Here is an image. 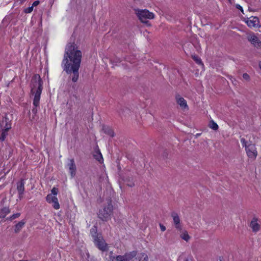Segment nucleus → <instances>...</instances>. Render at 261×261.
<instances>
[{
    "instance_id": "bb28decb",
    "label": "nucleus",
    "mask_w": 261,
    "mask_h": 261,
    "mask_svg": "<svg viewBox=\"0 0 261 261\" xmlns=\"http://www.w3.org/2000/svg\"><path fill=\"white\" fill-rule=\"evenodd\" d=\"M56 196L52 195V194H48L46 197V200L49 203H51L52 202L55 200Z\"/></svg>"
},
{
    "instance_id": "473e14b6",
    "label": "nucleus",
    "mask_w": 261,
    "mask_h": 261,
    "mask_svg": "<svg viewBox=\"0 0 261 261\" xmlns=\"http://www.w3.org/2000/svg\"><path fill=\"white\" fill-rule=\"evenodd\" d=\"M33 10V7L32 6L27 8L24 10V12L25 13H30Z\"/></svg>"
},
{
    "instance_id": "423d86ee",
    "label": "nucleus",
    "mask_w": 261,
    "mask_h": 261,
    "mask_svg": "<svg viewBox=\"0 0 261 261\" xmlns=\"http://www.w3.org/2000/svg\"><path fill=\"white\" fill-rule=\"evenodd\" d=\"M95 245L98 248L99 250L102 252L107 251L108 250V245L106 243L102 235L99 236L96 239L93 240Z\"/></svg>"
},
{
    "instance_id": "4be33fe9",
    "label": "nucleus",
    "mask_w": 261,
    "mask_h": 261,
    "mask_svg": "<svg viewBox=\"0 0 261 261\" xmlns=\"http://www.w3.org/2000/svg\"><path fill=\"white\" fill-rule=\"evenodd\" d=\"M102 130L105 134L110 136L111 137L114 136V132L109 126H103L102 127Z\"/></svg>"
},
{
    "instance_id": "79ce46f5",
    "label": "nucleus",
    "mask_w": 261,
    "mask_h": 261,
    "mask_svg": "<svg viewBox=\"0 0 261 261\" xmlns=\"http://www.w3.org/2000/svg\"><path fill=\"white\" fill-rule=\"evenodd\" d=\"M259 67L260 69H261V61L259 62Z\"/></svg>"
},
{
    "instance_id": "9d476101",
    "label": "nucleus",
    "mask_w": 261,
    "mask_h": 261,
    "mask_svg": "<svg viewBox=\"0 0 261 261\" xmlns=\"http://www.w3.org/2000/svg\"><path fill=\"white\" fill-rule=\"evenodd\" d=\"M247 38L248 41H249L254 47L257 48L260 47L261 42L253 33L249 34L247 35Z\"/></svg>"
},
{
    "instance_id": "f3484780",
    "label": "nucleus",
    "mask_w": 261,
    "mask_h": 261,
    "mask_svg": "<svg viewBox=\"0 0 261 261\" xmlns=\"http://www.w3.org/2000/svg\"><path fill=\"white\" fill-rule=\"evenodd\" d=\"M122 179L124 183L128 187H133L135 186L134 179L132 176H123Z\"/></svg>"
},
{
    "instance_id": "dca6fc26",
    "label": "nucleus",
    "mask_w": 261,
    "mask_h": 261,
    "mask_svg": "<svg viewBox=\"0 0 261 261\" xmlns=\"http://www.w3.org/2000/svg\"><path fill=\"white\" fill-rule=\"evenodd\" d=\"M250 227L252 228L253 232H257L260 229V225L257 223V219L253 218L250 224Z\"/></svg>"
},
{
    "instance_id": "aec40b11",
    "label": "nucleus",
    "mask_w": 261,
    "mask_h": 261,
    "mask_svg": "<svg viewBox=\"0 0 261 261\" xmlns=\"http://www.w3.org/2000/svg\"><path fill=\"white\" fill-rule=\"evenodd\" d=\"M25 222L24 220H21L16 224L15 226L14 231L15 233H18L22 228L24 226Z\"/></svg>"
},
{
    "instance_id": "e433bc0d",
    "label": "nucleus",
    "mask_w": 261,
    "mask_h": 261,
    "mask_svg": "<svg viewBox=\"0 0 261 261\" xmlns=\"http://www.w3.org/2000/svg\"><path fill=\"white\" fill-rule=\"evenodd\" d=\"M72 89L73 90V91H77L78 87L75 84H73L72 86Z\"/></svg>"
},
{
    "instance_id": "ddd939ff",
    "label": "nucleus",
    "mask_w": 261,
    "mask_h": 261,
    "mask_svg": "<svg viewBox=\"0 0 261 261\" xmlns=\"http://www.w3.org/2000/svg\"><path fill=\"white\" fill-rule=\"evenodd\" d=\"M17 190L18 193V198L21 199L23 197L24 191V181L23 179H21L17 183Z\"/></svg>"
},
{
    "instance_id": "412c9836",
    "label": "nucleus",
    "mask_w": 261,
    "mask_h": 261,
    "mask_svg": "<svg viewBox=\"0 0 261 261\" xmlns=\"http://www.w3.org/2000/svg\"><path fill=\"white\" fill-rule=\"evenodd\" d=\"M90 234L92 236L93 239H95L99 236L102 235L101 233H97V227L96 226H93L90 229Z\"/></svg>"
},
{
    "instance_id": "2f4dec72",
    "label": "nucleus",
    "mask_w": 261,
    "mask_h": 261,
    "mask_svg": "<svg viewBox=\"0 0 261 261\" xmlns=\"http://www.w3.org/2000/svg\"><path fill=\"white\" fill-rule=\"evenodd\" d=\"M52 195L56 196L58 193V189L55 187H54L51 190Z\"/></svg>"
},
{
    "instance_id": "c9c22d12",
    "label": "nucleus",
    "mask_w": 261,
    "mask_h": 261,
    "mask_svg": "<svg viewBox=\"0 0 261 261\" xmlns=\"http://www.w3.org/2000/svg\"><path fill=\"white\" fill-rule=\"evenodd\" d=\"M236 7L237 9L240 10L243 13H244L243 9V8H242V6H241L239 4H237L236 5Z\"/></svg>"
},
{
    "instance_id": "393cba45",
    "label": "nucleus",
    "mask_w": 261,
    "mask_h": 261,
    "mask_svg": "<svg viewBox=\"0 0 261 261\" xmlns=\"http://www.w3.org/2000/svg\"><path fill=\"white\" fill-rule=\"evenodd\" d=\"M10 129H2V133L0 135V141H3L5 140L6 137L8 135V131Z\"/></svg>"
},
{
    "instance_id": "72a5a7b5",
    "label": "nucleus",
    "mask_w": 261,
    "mask_h": 261,
    "mask_svg": "<svg viewBox=\"0 0 261 261\" xmlns=\"http://www.w3.org/2000/svg\"><path fill=\"white\" fill-rule=\"evenodd\" d=\"M243 77L246 81H249L250 80L249 75L246 73H245L243 74Z\"/></svg>"
},
{
    "instance_id": "7c9ffc66",
    "label": "nucleus",
    "mask_w": 261,
    "mask_h": 261,
    "mask_svg": "<svg viewBox=\"0 0 261 261\" xmlns=\"http://www.w3.org/2000/svg\"><path fill=\"white\" fill-rule=\"evenodd\" d=\"M20 216V213H17L13 214L11 217H10L9 218H7V219H9V220L12 221L17 218H18Z\"/></svg>"
},
{
    "instance_id": "a19ab883",
    "label": "nucleus",
    "mask_w": 261,
    "mask_h": 261,
    "mask_svg": "<svg viewBox=\"0 0 261 261\" xmlns=\"http://www.w3.org/2000/svg\"><path fill=\"white\" fill-rule=\"evenodd\" d=\"M26 0H20V3H23Z\"/></svg>"
},
{
    "instance_id": "5701e85b",
    "label": "nucleus",
    "mask_w": 261,
    "mask_h": 261,
    "mask_svg": "<svg viewBox=\"0 0 261 261\" xmlns=\"http://www.w3.org/2000/svg\"><path fill=\"white\" fill-rule=\"evenodd\" d=\"M181 231V234H180V238L186 241V242H188L190 239V237L188 234V233L187 230H183Z\"/></svg>"
},
{
    "instance_id": "1a4fd4ad",
    "label": "nucleus",
    "mask_w": 261,
    "mask_h": 261,
    "mask_svg": "<svg viewBox=\"0 0 261 261\" xmlns=\"http://www.w3.org/2000/svg\"><path fill=\"white\" fill-rule=\"evenodd\" d=\"M11 115L9 116L6 115L3 117L2 119H0V127L2 129H11Z\"/></svg>"
},
{
    "instance_id": "f257e3e1",
    "label": "nucleus",
    "mask_w": 261,
    "mask_h": 261,
    "mask_svg": "<svg viewBox=\"0 0 261 261\" xmlns=\"http://www.w3.org/2000/svg\"><path fill=\"white\" fill-rule=\"evenodd\" d=\"M82 60V52L74 42H69L66 46L62 67L67 74H70L71 80L76 83L79 77V68Z\"/></svg>"
},
{
    "instance_id": "f8f14e48",
    "label": "nucleus",
    "mask_w": 261,
    "mask_h": 261,
    "mask_svg": "<svg viewBox=\"0 0 261 261\" xmlns=\"http://www.w3.org/2000/svg\"><path fill=\"white\" fill-rule=\"evenodd\" d=\"M245 22L247 25L250 27L257 28L259 24V19L257 17L251 16L249 18H247Z\"/></svg>"
},
{
    "instance_id": "a18cd8bd",
    "label": "nucleus",
    "mask_w": 261,
    "mask_h": 261,
    "mask_svg": "<svg viewBox=\"0 0 261 261\" xmlns=\"http://www.w3.org/2000/svg\"><path fill=\"white\" fill-rule=\"evenodd\" d=\"M19 261H28V260H19Z\"/></svg>"
},
{
    "instance_id": "c756f323",
    "label": "nucleus",
    "mask_w": 261,
    "mask_h": 261,
    "mask_svg": "<svg viewBox=\"0 0 261 261\" xmlns=\"http://www.w3.org/2000/svg\"><path fill=\"white\" fill-rule=\"evenodd\" d=\"M94 157L99 162L102 160V154L99 150L94 154Z\"/></svg>"
},
{
    "instance_id": "37998d69",
    "label": "nucleus",
    "mask_w": 261,
    "mask_h": 261,
    "mask_svg": "<svg viewBox=\"0 0 261 261\" xmlns=\"http://www.w3.org/2000/svg\"><path fill=\"white\" fill-rule=\"evenodd\" d=\"M5 175H6V173L4 174V176H2V177H1V178H0V180H1V179L3 178L5 176Z\"/></svg>"
},
{
    "instance_id": "a878e982",
    "label": "nucleus",
    "mask_w": 261,
    "mask_h": 261,
    "mask_svg": "<svg viewBox=\"0 0 261 261\" xmlns=\"http://www.w3.org/2000/svg\"><path fill=\"white\" fill-rule=\"evenodd\" d=\"M208 126L210 127V128L214 130H217L219 128L218 124L216 122H215L213 120L210 121Z\"/></svg>"
},
{
    "instance_id": "20e7f679",
    "label": "nucleus",
    "mask_w": 261,
    "mask_h": 261,
    "mask_svg": "<svg viewBox=\"0 0 261 261\" xmlns=\"http://www.w3.org/2000/svg\"><path fill=\"white\" fill-rule=\"evenodd\" d=\"M241 142L243 146L245 147L247 156L249 158L255 159L257 155V151L255 144L252 143L251 141L249 142L246 141L244 138H242Z\"/></svg>"
},
{
    "instance_id": "9b49d317",
    "label": "nucleus",
    "mask_w": 261,
    "mask_h": 261,
    "mask_svg": "<svg viewBox=\"0 0 261 261\" xmlns=\"http://www.w3.org/2000/svg\"><path fill=\"white\" fill-rule=\"evenodd\" d=\"M171 216L173 218V223L176 229L179 231L182 230V226L180 224V218L177 213L172 212Z\"/></svg>"
},
{
    "instance_id": "7ed1b4c3",
    "label": "nucleus",
    "mask_w": 261,
    "mask_h": 261,
    "mask_svg": "<svg viewBox=\"0 0 261 261\" xmlns=\"http://www.w3.org/2000/svg\"><path fill=\"white\" fill-rule=\"evenodd\" d=\"M108 204L100 210L98 213V218L103 221H107L113 215V206L110 199L108 200Z\"/></svg>"
},
{
    "instance_id": "4c0bfd02",
    "label": "nucleus",
    "mask_w": 261,
    "mask_h": 261,
    "mask_svg": "<svg viewBox=\"0 0 261 261\" xmlns=\"http://www.w3.org/2000/svg\"><path fill=\"white\" fill-rule=\"evenodd\" d=\"M159 225H160V228L162 231H164L166 230V227L164 225H163L161 223H160Z\"/></svg>"
},
{
    "instance_id": "cd10ccee",
    "label": "nucleus",
    "mask_w": 261,
    "mask_h": 261,
    "mask_svg": "<svg viewBox=\"0 0 261 261\" xmlns=\"http://www.w3.org/2000/svg\"><path fill=\"white\" fill-rule=\"evenodd\" d=\"M51 203H52V206H53V207L55 209L58 210L60 208V204L58 202V199L57 197L55 198V200H54Z\"/></svg>"
},
{
    "instance_id": "f03ea898",
    "label": "nucleus",
    "mask_w": 261,
    "mask_h": 261,
    "mask_svg": "<svg viewBox=\"0 0 261 261\" xmlns=\"http://www.w3.org/2000/svg\"><path fill=\"white\" fill-rule=\"evenodd\" d=\"M42 90V82L40 75L35 74L31 80V93L34 95L33 100L34 108L32 110L34 115L37 113V107L39 106L40 96Z\"/></svg>"
},
{
    "instance_id": "a211bd4d",
    "label": "nucleus",
    "mask_w": 261,
    "mask_h": 261,
    "mask_svg": "<svg viewBox=\"0 0 261 261\" xmlns=\"http://www.w3.org/2000/svg\"><path fill=\"white\" fill-rule=\"evenodd\" d=\"M131 261H148V256L145 253L140 254L134 257Z\"/></svg>"
},
{
    "instance_id": "39448f33",
    "label": "nucleus",
    "mask_w": 261,
    "mask_h": 261,
    "mask_svg": "<svg viewBox=\"0 0 261 261\" xmlns=\"http://www.w3.org/2000/svg\"><path fill=\"white\" fill-rule=\"evenodd\" d=\"M134 11L138 19L142 23L148 24V21L147 19H151L154 17V14L147 9H135Z\"/></svg>"
},
{
    "instance_id": "6e6552de",
    "label": "nucleus",
    "mask_w": 261,
    "mask_h": 261,
    "mask_svg": "<svg viewBox=\"0 0 261 261\" xmlns=\"http://www.w3.org/2000/svg\"><path fill=\"white\" fill-rule=\"evenodd\" d=\"M69 98L67 102V105H69L70 107H72L73 105L78 104L80 102V96L77 94V91H69Z\"/></svg>"
},
{
    "instance_id": "c85d7f7f",
    "label": "nucleus",
    "mask_w": 261,
    "mask_h": 261,
    "mask_svg": "<svg viewBox=\"0 0 261 261\" xmlns=\"http://www.w3.org/2000/svg\"><path fill=\"white\" fill-rule=\"evenodd\" d=\"M191 57L193 59V60L198 64H202L201 60L197 56L195 55H192L191 56Z\"/></svg>"
},
{
    "instance_id": "6ab92c4d",
    "label": "nucleus",
    "mask_w": 261,
    "mask_h": 261,
    "mask_svg": "<svg viewBox=\"0 0 261 261\" xmlns=\"http://www.w3.org/2000/svg\"><path fill=\"white\" fill-rule=\"evenodd\" d=\"M118 112L120 116H123L125 117L129 116L130 113V110L127 108H121Z\"/></svg>"
},
{
    "instance_id": "ea45409f",
    "label": "nucleus",
    "mask_w": 261,
    "mask_h": 261,
    "mask_svg": "<svg viewBox=\"0 0 261 261\" xmlns=\"http://www.w3.org/2000/svg\"><path fill=\"white\" fill-rule=\"evenodd\" d=\"M81 186H82V188H83L84 190H85V188H86V187H85V184L84 182L81 183Z\"/></svg>"
},
{
    "instance_id": "2eb2a0df",
    "label": "nucleus",
    "mask_w": 261,
    "mask_h": 261,
    "mask_svg": "<svg viewBox=\"0 0 261 261\" xmlns=\"http://www.w3.org/2000/svg\"><path fill=\"white\" fill-rule=\"evenodd\" d=\"M176 100L182 109H186L188 108V107L186 100L179 95L176 96Z\"/></svg>"
},
{
    "instance_id": "b1692460",
    "label": "nucleus",
    "mask_w": 261,
    "mask_h": 261,
    "mask_svg": "<svg viewBox=\"0 0 261 261\" xmlns=\"http://www.w3.org/2000/svg\"><path fill=\"white\" fill-rule=\"evenodd\" d=\"M10 213V209L8 207H5L3 209H2L0 212V217L4 218L6 217V216Z\"/></svg>"
},
{
    "instance_id": "4468645a",
    "label": "nucleus",
    "mask_w": 261,
    "mask_h": 261,
    "mask_svg": "<svg viewBox=\"0 0 261 261\" xmlns=\"http://www.w3.org/2000/svg\"><path fill=\"white\" fill-rule=\"evenodd\" d=\"M71 177H73L76 174V168L73 159L69 160V163L67 165Z\"/></svg>"
},
{
    "instance_id": "0eeeda50",
    "label": "nucleus",
    "mask_w": 261,
    "mask_h": 261,
    "mask_svg": "<svg viewBox=\"0 0 261 261\" xmlns=\"http://www.w3.org/2000/svg\"><path fill=\"white\" fill-rule=\"evenodd\" d=\"M137 255L136 251L130 252L125 253L124 255H117L115 257H111L112 261H131V260Z\"/></svg>"
},
{
    "instance_id": "58836bf2",
    "label": "nucleus",
    "mask_w": 261,
    "mask_h": 261,
    "mask_svg": "<svg viewBox=\"0 0 261 261\" xmlns=\"http://www.w3.org/2000/svg\"><path fill=\"white\" fill-rule=\"evenodd\" d=\"M39 3L40 2L39 1H36L33 3L32 6L34 8V7L37 6L38 5H39Z\"/></svg>"
},
{
    "instance_id": "f704fd0d",
    "label": "nucleus",
    "mask_w": 261,
    "mask_h": 261,
    "mask_svg": "<svg viewBox=\"0 0 261 261\" xmlns=\"http://www.w3.org/2000/svg\"><path fill=\"white\" fill-rule=\"evenodd\" d=\"M168 155V151L167 150H164L162 156L164 158H167Z\"/></svg>"
},
{
    "instance_id": "c03bdc74",
    "label": "nucleus",
    "mask_w": 261,
    "mask_h": 261,
    "mask_svg": "<svg viewBox=\"0 0 261 261\" xmlns=\"http://www.w3.org/2000/svg\"><path fill=\"white\" fill-rule=\"evenodd\" d=\"M184 261H190V260H189L188 259H186Z\"/></svg>"
}]
</instances>
